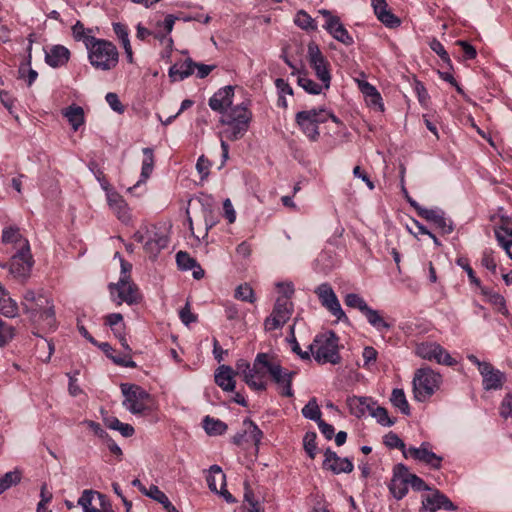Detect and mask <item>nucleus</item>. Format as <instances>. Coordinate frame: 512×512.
I'll use <instances>...</instances> for the list:
<instances>
[{"label": "nucleus", "mask_w": 512, "mask_h": 512, "mask_svg": "<svg viewBox=\"0 0 512 512\" xmlns=\"http://www.w3.org/2000/svg\"><path fill=\"white\" fill-rule=\"evenodd\" d=\"M234 297L249 303H254L256 300L254 290L247 283L241 284L235 289Z\"/></svg>", "instance_id": "nucleus-51"}, {"label": "nucleus", "mask_w": 512, "mask_h": 512, "mask_svg": "<svg viewBox=\"0 0 512 512\" xmlns=\"http://www.w3.org/2000/svg\"><path fill=\"white\" fill-rule=\"evenodd\" d=\"M33 260L29 251H18L9 263V271L16 278L26 279L31 271Z\"/></svg>", "instance_id": "nucleus-19"}, {"label": "nucleus", "mask_w": 512, "mask_h": 512, "mask_svg": "<svg viewBox=\"0 0 512 512\" xmlns=\"http://www.w3.org/2000/svg\"><path fill=\"white\" fill-rule=\"evenodd\" d=\"M479 288L481 289V293L487 298V300L493 306H495L501 313H503V314L507 313L506 301L501 294L494 292L492 290H489L488 288H485L482 286Z\"/></svg>", "instance_id": "nucleus-42"}, {"label": "nucleus", "mask_w": 512, "mask_h": 512, "mask_svg": "<svg viewBox=\"0 0 512 512\" xmlns=\"http://www.w3.org/2000/svg\"><path fill=\"white\" fill-rule=\"evenodd\" d=\"M500 415L503 418H512V394L504 397L500 406Z\"/></svg>", "instance_id": "nucleus-64"}, {"label": "nucleus", "mask_w": 512, "mask_h": 512, "mask_svg": "<svg viewBox=\"0 0 512 512\" xmlns=\"http://www.w3.org/2000/svg\"><path fill=\"white\" fill-rule=\"evenodd\" d=\"M109 208L114 212L117 218L125 224L131 221V213L125 199L115 190L108 191L106 195Z\"/></svg>", "instance_id": "nucleus-24"}, {"label": "nucleus", "mask_w": 512, "mask_h": 512, "mask_svg": "<svg viewBox=\"0 0 512 512\" xmlns=\"http://www.w3.org/2000/svg\"><path fill=\"white\" fill-rule=\"evenodd\" d=\"M415 354L424 360L436 362L440 365L454 366L457 363L445 348L433 341L417 343L415 346Z\"/></svg>", "instance_id": "nucleus-10"}, {"label": "nucleus", "mask_w": 512, "mask_h": 512, "mask_svg": "<svg viewBox=\"0 0 512 512\" xmlns=\"http://www.w3.org/2000/svg\"><path fill=\"white\" fill-rule=\"evenodd\" d=\"M252 120V112L244 102L230 107L220 118L225 126L221 135L230 141L241 139L248 131Z\"/></svg>", "instance_id": "nucleus-3"}, {"label": "nucleus", "mask_w": 512, "mask_h": 512, "mask_svg": "<svg viewBox=\"0 0 512 512\" xmlns=\"http://www.w3.org/2000/svg\"><path fill=\"white\" fill-rule=\"evenodd\" d=\"M481 265L489 270L493 275L497 274V262L492 250L486 249L483 251Z\"/></svg>", "instance_id": "nucleus-57"}, {"label": "nucleus", "mask_w": 512, "mask_h": 512, "mask_svg": "<svg viewBox=\"0 0 512 512\" xmlns=\"http://www.w3.org/2000/svg\"><path fill=\"white\" fill-rule=\"evenodd\" d=\"M430 492L422 496L423 512H436L440 509L453 511L457 507L442 492L437 489H430Z\"/></svg>", "instance_id": "nucleus-18"}, {"label": "nucleus", "mask_w": 512, "mask_h": 512, "mask_svg": "<svg viewBox=\"0 0 512 512\" xmlns=\"http://www.w3.org/2000/svg\"><path fill=\"white\" fill-rule=\"evenodd\" d=\"M408 485V468L399 464L394 468L389 490L396 499L400 500L408 493Z\"/></svg>", "instance_id": "nucleus-21"}, {"label": "nucleus", "mask_w": 512, "mask_h": 512, "mask_svg": "<svg viewBox=\"0 0 512 512\" xmlns=\"http://www.w3.org/2000/svg\"><path fill=\"white\" fill-rule=\"evenodd\" d=\"M323 468L332 471L334 474L350 473L353 471V463L348 458L339 457L331 449L324 453Z\"/></svg>", "instance_id": "nucleus-22"}, {"label": "nucleus", "mask_w": 512, "mask_h": 512, "mask_svg": "<svg viewBox=\"0 0 512 512\" xmlns=\"http://www.w3.org/2000/svg\"><path fill=\"white\" fill-rule=\"evenodd\" d=\"M206 481L212 492H218V486L220 488L226 486V476L218 465H212L209 468Z\"/></svg>", "instance_id": "nucleus-36"}, {"label": "nucleus", "mask_w": 512, "mask_h": 512, "mask_svg": "<svg viewBox=\"0 0 512 512\" xmlns=\"http://www.w3.org/2000/svg\"><path fill=\"white\" fill-rule=\"evenodd\" d=\"M368 323L379 332L388 331L391 328L389 324L380 314L378 310L368 308L364 313Z\"/></svg>", "instance_id": "nucleus-37"}, {"label": "nucleus", "mask_w": 512, "mask_h": 512, "mask_svg": "<svg viewBox=\"0 0 512 512\" xmlns=\"http://www.w3.org/2000/svg\"><path fill=\"white\" fill-rule=\"evenodd\" d=\"M268 374L272 380L278 385L281 390L280 393L285 397H292V379L295 375L294 372H289L284 369L277 358L273 355L271 363L268 367Z\"/></svg>", "instance_id": "nucleus-14"}, {"label": "nucleus", "mask_w": 512, "mask_h": 512, "mask_svg": "<svg viewBox=\"0 0 512 512\" xmlns=\"http://www.w3.org/2000/svg\"><path fill=\"white\" fill-rule=\"evenodd\" d=\"M308 60L317 78L323 83L324 89H328L331 82L329 62L314 42L308 44Z\"/></svg>", "instance_id": "nucleus-11"}, {"label": "nucleus", "mask_w": 512, "mask_h": 512, "mask_svg": "<svg viewBox=\"0 0 512 512\" xmlns=\"http://www.w3.org/2000/svg\"><path fill=\"white\" fill-rule=\"evenodd\" d=\"M99 348L106 354V356L113 361L116 365L128 368H135L137 365L132 360L131 355L115 353V350L107 342L98 345Z\"/></svg>", "instance_id": "nucleus-32"}, {"label": "nucleus", "mask_w": 512, "mask_h": 512, "mask_svg": "<svg viewBox=\"0 0 512 512\" xmlns=\"http://www.w3.org/2000/svg\"><path fill=\"white\" fill-rule=\"evenodd\" d=\"M344 302L346 306L358 309L363 314L369 308L364 298L356 293H348L344 298Z\"/></svg>", "instance_id": "nucleus-50"}, {"label": "nucleus", "mask_w": 512, "mask_h": 512, "mask_svg": "<svg viewBox=\"0 0 512 512\" xmlns=\"http://www.w3.org/2000/svg\"><path fill=\"white\" fill-rule=\"evenodd\" d=\"M86 50L89 63L96 70L109 71L118 64L119 52L111 41L96 38L91 44L87 43Z\"/></svg>", "instance_id": "nucleus-4"}, {"label": "nucleus", "mask_w": 512, "mask_h": 512, "mask_svg": "<svg viewBox=\"0 0 512 512\" xmlns=\"http://www.w3.org/2000/svg\"><path fill=\"white\" fill-rule=\"evenodd\" d=\"M233 97L234 87L230 85L225 86L212 95L209 99V106L213 111L219 112L223 115L225 111L232 107Z\"/></svg>", "instance_id": "nucleus-23"}, {"label": "nucleus", "mask_w": 512, "mask_h": 512, "mask_svg": "<svg viewBox=\"0 0 512 512\" xmlns=\"http://www.w3.org/2000/svg\"><path fill=\"white\" fill-rule=\"evenodd\" d=\"M316 438L315 432H307L303 438L304 449L311 459L315 458L317 452Z\"/></svg>", "instance_id": "nucleus-55"}, {"label": "nucleus", "mask_w": 512, "mask_h": 512, "mask_svg": "<svg viewBox=\"0 0 512 512\" xmlns=\"http://www.w3.org/2000/svg\"><path fill=\"white\" fill-rule=\"evenodd\" d=\"M378 352L377 350L372 346H366L364 347L362 351V358H363V367L367 370H370L372 365H374L377 361Z\"/></svg>", "instance_id": "nucleus-58"}, {"label": "nucleus", "mask_w": 512, "mask_h": 512, "mask_svg": "<svg viewBox=\"0 0 512 512\" xmlns=\"http://www.w3.org/2000/svg\"><path fill=\"white\" fill-rule=\"evenodd\" d=\"M195 66L196 63L190 58L182 62L175 63L169 69V77L173 81H182L194 73Z\"/></svg>", "instance_id": "nucleus-30"}, {"label": "nucleus", "mask_w": 512, "mask_h": 512, "mask_svg": "<svg viewBox=\"0 0 512 512\" xmlns=\"http://www.w3.org/2000/svg\"><path fill=\"white\" fill-rule=\"evenodd\" d=\"M405 458H412L424 463L432 469H440L443 458L432 451L429 442H422L419 447L410 446L405 452Z\"/></svg>", "instance_id": "nucleus-17"}, {"label": "nucleus", "mask_w": 512, "mask_h": 512, "mask_svg": "<svg viewBox=\"0 0 512 512\" xmlns=\"http://www.w3.org/2000/svg\"><path fill=\"white\" fill-rule=\"evenodd\" d=\"M243 424L246 427L245 434H246L247 440L252 441L254 443V445L256 447H258V445L260 444V441H261V439L263 437L262 431L251 420L247 419V420L244 421Z\"/></svg>", "instance_id": "nucleus-47"}, {"label": "nucleus", "mask_w": 512, "mask_h": 512, "mask_svg": "<svg viewBox=\"0 0 512 512\" xmlns=\"http://www.w3.org/2000/svg\"><path fill=\"white\" fill-rule=\"evenodd\" d=\"M136 242L143 244L146 253L155 257L164 249L168 244V238L162 232L158 231L156 227H141L133 235Z\"/></svg>", "instance_id": "nucleus-7"}, {"label": "nucleus", "mask_w": 512, "mask_h": 512, "mask_svg": "<svg viewBox=\"0 0 512 512\" xmlns=\"http://www.w3.org/2000/svg\"><path fill=\"white\" fill-rule=\"evenodd\" d=\"M294 23L301 29L306 31L317 30L316 21L304 10H299L294 18Z\"/></svg>", "instance_id": "nucleus-43"}, {"label": "nucleus", "mask_w": 512, "mask_h": 512, "mask_svg": "<svg viewBox=\"0 0 512 512\" xmlns=\"http://www.w3.org/2000/svg\"><path fill=\"white\" fill-rule=\"evenodd\" d=\"M323 28L337 41L343 43L346 46H350L354 43L352 36L349 34L347 29L343 26L339 18H331L329 22L323 25Z\"/></svg>", "instance_id": "nucleus-27"}, {"label": "nucleus", "mask_w": 512, "mask_h": 512, "mask_svg": "<svg viewBox=\"0 0 512 512\" xmlns=\"http://www.w3.org/2000/svg\"><path fill=\"white\" fill-rule=\"evenodd\" d=\"M36 348L39 353V359L45 363L49 362L55 350L53 342L42 338L36 344Z\"/></svg>", "instance_id": "nucleus-46"}, {"label": "nucleus", "mask_w": 512, "mask_h": 512, "mask_svg": "<svg viewBox=\"0 0 512 512\" xmlns=\"http://www.w3.org/2000/svg\"><path fill=\"white\" fill-rule=\"evenodd\" d=\"M98 492L92 490H84L80 498L78 499V505L82 507L83 512H96L95 507L92 506V501Z\"/></svg>", "instance_id": "nucleus-53"}, {"label": "nucleus", "mask_w": 512, "mask_h": 512, "mask_svg": "<svg viewBox=\"0 0 512 512\" xmlns=\"http://www.w3.org/2000/svg\"><path fill=\"white\" fill-rule=\"evenodd\" d=\"M104 424L111 430L119 431L120 434L124 437H131L135 432L132 425L123 423L114 416L104 418Z\"/></svg>", "instance_id": "nucleus-38"}, {"label": "nucleus", "mask_w": 512, "mask_h": 512, "mask_svg": "<svg viewBox=\"0 0 512 512\" xmlns=\"http://www.w3.org/2000/svg\"><path fill=\"white\" fill-rule=\"evenodd\" d=\"M22 305L25 313L37 327L45 331L56 329L54 305L47 296L27 290L23 295Z\"/></svg>", "instance_id": "nucleus-1"}, {"label": "nucleus", "mask_w": 512, "mask_h": 512, "mask_svg": "<svg viewBox=\"0 0 512 512\" xmlns=\"http://www.w3.org/2000/svg\"><path fill=\"white\" fill-rule=\"evenodd\" d=\"M74 131H77L85 122L84 110L78 105H70L62 111Z\"/></svg>", "instance_id": "nucleus-34"}, {"label": "nucleus", "mask_w": 512, "mask_h": 512, "mask_svg": "<svg viewBox=\"0 0 512 512\" xmlns=\"http://www.w3.org/2000/svg\"><path fill=\"white\" fill-rule=\"evenodd\" d=\"M142 152L144 154V159L142 161L140 180L133 187H130L128 189L129 192L132 191L134 188L138 187L141 183L146 182V180L152 174V171L154 168L153 149L146 147V148H143Z\"/></svg>", "instance_id": "nucleus-33"}, {"label": "nucleus", "mask_w": 512, "mask_h": 512, "mask_svg": "<svg viewBox=\"0 0 512 512\" xmlns=\"http://www.w3.org/2000/svg\"><path fill=\"white\" fill-rule=\"evenodd\" d=\"M179 19L178 17L169 14L163 20V25L165 29V33H162L158 30L148 29L141 24L137 25V38L140 40L146 39V37L153 35L155 39L159 40L162 45H164L169 51L172 50L173 47V39L169 36L173 30L175 21Z\"/></svg>", "instance_id": "nucleus-15"}, {"label": "nucleus", "mask_w": 512, "mask_h": 512, "mask_svg": "<svg viewBox=\"0 0 512 512\" xmlns=\"http://www.w3.org/2000/svg\"><path fill=\"white\" fill-rule=\"evenodd\" d=\"M272 354L258 353L251 365L245 359H239L235 368L244 382L255 391H264L267 388L266 374L272 360Z\"/></svg>", "instance_id": "nucleus-2"}, {"label": "nucleus", "mask_w": 512, "mask_h": 512, "mask_svg": "<svg viewBox=\"0 0 512 512\" xmlns=\"http://www.w3.org/2000/svg\"><path fill=\"white\" fill-rule=\"evenodd\" d=\"M70 58V51L62 45H55L50 48L49 51H46L45 61L46 63L53 67H61L65 65Z\"/></svg>", "instance_id": "nucleus-29"}, {"label": "nucleus", "mask_w": 512, "mask_h": 512, "mask_svg": "<svg viewBox=\"0 0 512 512\" xmlns=\"http://www.w3.org/2000/svg\"><path fill=\"white\" fill-rule=\"evenodd\" d=\"M0 314L5 317H16L18 315V305L13 300L5 288L0 284Z\"/></svg>", "instance_id": "nucleus-35"}, {"label": "nucleus", "mask_w": 512, "mask_h": 512, "mask_svg": "<svg viewBox=\"0 0 512 512\" xmlns=\"http://www.w3.org/2000/svg\"><path fill=\"white\" fill-rule=\"evenodd\" d=\"M302 415L309 420L319 422L321 419V410L317 403L316 398H311L308 403L302 408Z\"/></svg>", "instance_id": "nucleus-44"}, {"label": "nucleus", "mask_w": 512, "mask_h": 512, "mask_svg": "<svg viewBox=\"0 0 512 512\" xmlns=\"http://www.w3.org/2000/svg\"><path fill=\"white\" fill-rule=\"evenodd\" d=\"M338 340L334 332L327 331L315 337L313 343L309 345V350L318 363L338 364L341 361Z\"/></svg>", "instance_id": "nucleus-5"}, {"label": "nucleus", "mask_w": 512, "mask_h": 512, "mask_svg": "<svg viewBox=\"0 0 512 512\" xmlns=\"http://www.w3.org/2000/svg\"><path fill=\"white\" fill-rule=\"evenodd\" d=\"M123 406L132 414H143L149 408L150 395L138 385L122 384Z\"/></svg>", "instance_id": "nucleus-8"}, {"label": "nucleus", "mask_w": 512, "mask_h": 512, "mask_svg": "<svg viewBox=\"0 0 512 512\" xmlns=\"http://www.w3.org/2000/svg\"><path fill=\"white\" fill-rule=\"evenodd\" d=\"M243 509L247 512H263V508L249 488L245 487Z\"/></svg>", "instance_id": "nucleus-49"}, {"label": "nucleus", "mask_w": 512, "mask_h": 512, "mask_svg": "<svg viewBox=\"0 0 512 512\" xmlns=\"http://www.w3.org/2000/svg\"><path fill=\"white\" fill-rule=\"evenodd\" d=\"M91 33H92V30L86 29L80 21H77L72 26V34H73L74 39L76 41H82L86 48H87V43L91 44L96 39V37L93 36Z\"/></svg>", "instance_id": "nucleus-39"}, {"label": "nucleus", "mask_w": 512, "mask_h": 512, "mask_svg": "<svg viewBox=\"0 0 512 512\" xmlns=\"http://www.w3.org/2000/svg\"><path fill=\"white\" fill-rule=\"evenodd\" d=\"M293 304L286 298H277L273 311L264 321L266 331H274L281 328L291 317Z\"/></svg>", "instance_id": "nucleus-12"}, {"label": "nucleus", "mask_w": 512, "mask_h": 512, "mask_svg": "<svg viewBox=\"0 0 512 512\" xmlns=\"http://www.w3.org/2000/svg\"><path fill=\"white\" fill-rule=\"evenodd\" d=\"M326 116L327 114L324 108L310 109L298 112L295 116V120L301 131L311 141H316L320 135L318 125L325 123Z\"/></svg>", "instance_id": "nucleus-9"}, {"label": "nucleus", "mask_w": 512, "mask_h": 512, "mask_svg": "<svg viewBox=\"0 0 512 512\" xmlns=\"http://www.w3.org/2000/svg\"><path fill=\"white\" fill-rule=\"evenodd\" d=\"M235 375H238L237 369L233 370L232 367L228 365H221L215 371V383L223 391L233 392L236 386Z\"/></svg>", "instance_id": "nucleus-25"}, {"label": "nucleus", "mask_w": 512, "mask_h": 512, "mask_svg": "<svg viewBox=\"0 0 512 512\" xmlns=\"http://www.w3.org/2000/svg\"><path fill=\"white\" fill-rule=\"evenodd\" d=\"M21 480V474L19 471H9L0 477L1 487L3 492L9 489L11 486L16 485Z\"/></svg>", "instance_id": "nucleus-56"}, {"label": "nucleus", "mask_w": 512, "mask_h": 512, "mask_svg": "<svg viewBox=\"0 0 512 512\" xmlns=\"http://www.w3.org/2000/svg\"><path fill=\"white\" fill-rule=\"evenodd\" d=\"M390 401L394 407H396L397 409H399L401 411V413H403L405 415L410 414L409 403L406 399L403 389H399V388L393 389L392 393H391Z\"/></svg>", "instance_id": "nucleus-40"}, {"label": "nucleus", "mask_w": 512, "mask_h": 512, "mask_svg": "<svg viewBox=\"0 0 512 512\" xmlns=\"http://www.w3.org/2000/svg\"><path fill=\"white\" fill-rule=\"evenodd\" d=\"M430 48L441 58L444 63L447 64V66L451 67L452 64L449 54L440 41L436 39L432 40L430 43Z\"/></svg>", "instance_id": "nucleus-62"}, {"label": "nucleus", "mask_w": 512, "mask_h": 512, "mask_svg": "<svg viewBox=\"0 0 512 512\" xmlns=\"http://www.w3.org/2000/svg\"><path fill=\"white\" fill-rule=\"evenodd\" d=\"M483 378V387L485 390H498L505 381V375L500 370L495 369L490 363L485 370L480 371Z\"/></svg>", "instance_id": "nucleus-28"}, {"label": "nucleus", "mask_w": 512, "mask_h": 512, "mask_svg": "<svg viewBox=\"0 0 512 512\" xmlns=\"http://www.w3.org/2000/svg\"><path fill=\"white\" fill-rule=\"evenodd\" d=\"M2 244L11 245L16 252L24 250L29 251L30 246L26 238H24L17 227H6L2 232Z\"/></svg>", "instance_id": "nucleus-26"}, {"label": "nucleus", "mask_w": 512, "mask_h": 512, "mask_svg": "<svg viewBox=\"0 0 512 512\" xmlns=\"http://www.w3.org/2000/svg\"><path fill=\"white\" fill-rule=\"evenodd\" d=\"M378 20L389 28L398 27L401 23L400 19L396 17L391 11L387 10L377 16Z\"/></svg>", "instance_id": "nucleus-63"}, {"label": "nucleus", "mask_w": 512, "mask_h": 512, "mask_svg": "<svg viewBox=\"0 0 512 512\" xmlns=\"http://www.w3.org/2000/svg\"><path fill=\"white\" fill-rule=\"evenodd\" d=\"M176 262L181 270L188 271L197 266V262L187 252L179 251L176 254Z\"/></svg>", "instance_id": "nucleus-52"}, {"label": "nucleus", "mask_w": 512, "mask_h": 512, "mask_svg": "<svg viewBox=\"0 0 512 512\" xmlns=\"http://www.w3.org/2000/svg\"><path fill=\"white\" fill-rule=\"evenodd\" d=\"M495 237L499 243V245L506 251V254L510 259H512V252L510 250L512 244L508 235H506V231L503 227L495 230Z\"/></svg>", "instance_id": "nucleus-59"}, {"label": "nucleus", "mask_w": 512, "mask_h": 512, "mask_svg": "<svg viewBox=\"0 0 512 512\" xmlns=\"http://www.w3.org/2000/svg\"><path fill=\"white\" fill-rule=\"evenodd\" d=\"M372 404V399L369 397L352 396L347 399L349 412L357 418H361L370 411Z\"/></svg>", "instance_id": "nucleus-31"}, {"label": "nucleus", "mask_w": 512, "mask_h": 512, "mask_svg": "<svg viewBox=\"0 0 512 512\" xmlns=\"http://www.w3.org/2000/svg\"><path fill=\"white\" fill-rule=\"evenodd\" d=\"M320 303L325 307L338 321H347L348 318L343 311L341 304L328 283H322L315 289Z\"/></svg>", "instance_id": "nucleus-13"}, {"label": "nucleus", "mask_w": 512, "mask_h": 512, "mask_svg": "<svg viewBox=\"0 0 512 512\" xmlns=\"http://www.w3.org/2000/svg\"><path fill=\"white\" fill-rule=\"evenodd\" d=\"M14 337V328L0 320V347L5 346Z\"/></svg>", "instance_id": "nucleus-61"}, {"label": "nucleus", "mask_w": 512, "mask_h": 512, "mask_svg": "<svg viewBox=\"0 0 512 512\" xmlns=\"http://www.w3.org/2000/svg\"><path fill=\"white\" fill-rule=\"evenodd\" d=\"M203 428L209 435H221L226 432L227 425L219 419L206 416L203 420Z\"/></svg>", "instance_id": "nucleus-41"}, {"label": "nucleus", "mask_w": 512, "mask_h": 512, "mask_svg": "<svg viewBox=\"0 0 512 512\" xmlns=\"http://www.w3.org/2000/svg\"><path fill=\"white\" fill-rule=\"evenodd\" d=\"M419 208V216L434 223L443 234H450L454 227L453 222L450 218L446 217L444 211L439 208L427 209L423 207Z\"/></svg>", "instance_id": "nucleus-20"}, {"label": "nucleus", "mask_w": 512, "mask_h": 512, "mask_svg": "<svg viewBox=\"0 0 512 512\" xmlns=\"http://www.w3.org/2000/svg\"><path fill=\"white\" fill-rule=\"evenodd\" d=\"M109 290L112 296L117 292V298H114L117 305H121L123 302L131 305L140 299L137 286L125 277H120L117 283H110Z\"/></svg>", "instance_id": "nucleus-16"}, {"label": "nucleus", "mask_w": 512, "mask_h": 512, "mask_svg": "<svg viewBox=\"0 0 512 512\" xmlns=\"http://www.w3.org/2000/svg\"><path fill=\"white\" fill-rule=\"evenodd\" d=\"M384 443L389 448H397L402 451L403 456L405 457V452H407L406 445L403 440L394 432H389L384 437Z\"/></svg>", "instance_id": "nucleus-54"}, {"label": "nucleus", "mask_w": 512, "mask_h": 512, "mask_svg": "<svg viewBox=\"0 0 512 512\" xmlns=\"http://www.w3.org/2000/svg\"><path fill=\"white\" fill-rule=\"evenodd\" d=\"M441 383V374L429 367L419 368L413 378L414 398L420 402L426 401L440 388Z\"/></svg>", "instance_id": "nucleus-6"}, {"label": "nucleus", "mask_w": 512, "mask_h": 512, "mask_svg": "<svg viewBox=\"0 0 512 512\" xmlns=\"http://www.w3.org/2000/svg\"><path fill=\"white\" fill-rule=\"evenodd\" d=\"M369 412H370V415L373 418H375L376 421L382 426L390 427V426L394 425V423H395V420H392L389 417L388 411L384 407H380V406L374 407V403H373Z\"/></svg>", "instance_id": "nucleus-45"}, {"label": "nucleus", "mask_w": 512, "mask_h": 512, "mask_svg": "<svg viewBox=\"0 0 512 512\" xmlns=\"http://www.w3.org/2000/svg\"><path fill=\"white\" fill-rule=\"evenodd\" d=\"M145 495L162 504L163 507L170 501L167 495L156 485H151L148 491H145Z\"/></svg>", "instance_id": "nucleus-60"}, {"label": "nucleus", "mask_w": 512, "mask_h": 512, "mask_svg": "<svg viewBox=\"0 0 512 512\" xmlns=\"http://www.w3.org/2000/svg\"><path fill=\"white\" fill-rule=\"evenodd\" d=\"M297 83L309 94H320L322 92V89L324 88L323 84H317L305 74L298 76Z\"/></svg>", "instance_id": "nucleus-48"}]
</instances>
